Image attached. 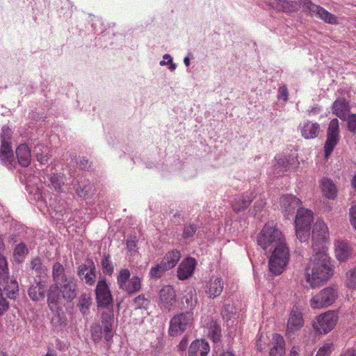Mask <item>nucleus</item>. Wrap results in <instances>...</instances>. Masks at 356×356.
Segmentation results:
<instances>
[{"label":"nucleus","mask_w":356,"mask_h":356,"mask_svg":"<svg viewBox=\"0 0 356 356\" xmlns=\"http://www.w3.org/2000/svg\"><path fill=\"white\" fill-rule=\"evenodd\" d=\"M305 268V278L312 289L321 286L333 275L330 258L326 250L314 251Z\"/></svg>","instance_id":"f257e3e1"},{"label":"nucleus","mask_w":356,"mask_h":356,"mask_svg":"<svg viewBox=\"0 0 356 356\" xmlns=\"http://www.w3.org/2000/svg\"><path fill=\"white\" fill-rule=\"evenodd\" d=\"M284 242L286 238L284 234L273 222L265 224L257 236L258 245L265 251Z\"/></svg>","instance_id":"f03ea898"},{"label":"nucleus","mask_w":356,"mask_h":356,"mask_svg":"<svg viewBox=\"0 0 356 356\" xmlns=\"http://www.w3.org/2000/svg\"><path fill=\"white\" fill-rule=\"evenodd\" d=\"M270 255L268 260V267L270 271L275 275H280L287 266L290 252L286 242L280 244L268 250Z\"/></svg>","instance_id":"7ed1b4c3"},{"label":"nucleus","mask_w":356,"mask_h":356,"mask_svg":"<svg viewBox=\"0 0 356 356\" xmlns=\"http://www.w3.org/2000/svg\"><path fill=\"white\" fill-rule=\"evenodd\" d=\"M194 321L193 312H181L175 315L170 321L168 334L171 337L181 335L188 329H190Z\"/></svg>","instance_id":"20e7f679"},{"label":"nucleus","mask_w":356,"mask_h":356,"mask_svg":"<svg viewBox=\"0 0 356 356\" xmlns=\"http://www.w3.org/2000/svg\"><path fill=\"white\" fill-rule=\"evenodd\" d=\"M131 273L127 268L120 269L117 276V284L119 289L131 295L139 292L141 289V279L138 276L130 278Z\"/></svg>","instance_id":"39448f33"},{"label":"nucleus","mask_w":356,"mask_h":356,"mask_svg":"<svg viewBox=\"0 0 356 356\" xmlns=\"http://www.w3.org/2000/svg\"><path fill=\"white\" fill-rule=\"evenodd\" d=\"M330 234L327 225L321 220L314 223L312 229V241L314 251L326 250L329 242Z\"/></svg>","instance_id":"423d86ee"},{"label":"nucleus","mask_w":356,"mask_h":356,"mask_svg":"<svg viewBox=\"0 0 356 356\" xmlns=\"http://www.w3.org/2000/svg\"><path fill=\"white\" fill-rule=\"evenodd\" d=\"M338 297L337 289L328 286L314 296L310 300V306L312 309H321L332 305Z\"/></svg>","instance_id":"0eeeda50"},{"label":"nucleus","mask_w":356,"mask_h":356,"mask_svg":"<svg viewBox=\"0 0 356 356\" xmlns=\"http://www.w3.org/2000/svg\"><path fill=\"white\" fill-rule=\"evenodd\" d=\"M337 321L338 314L334 311H328L316 317L313 327L318 334H327L335 327Z\"/></svg>","instance_id":"6e6552de"},{"label":"nucleus","mask_w":356,"mask_h":356,"mask_svg":"<svg viewBox=\"0 0 356 356\" xmlns=\"http://www.w3.org/2000/svg\"><path fill=\"white\" fill-rule=\"evenodd\" d=\"M339 122L337 118L332 119L327 127V138L324 145L325 157L327 158L339 142Z\"/></svg>","instance_id":"1a4fd4ad"},{"label":"nucleus","mask_w":356,"mask_h":356,"mask_svg":"<svg viewBox=\"0 0 356 356\" xmlns=\"http://www.w3.org/2000/svg\"><path fill=\"white\" fill-rule=\"evenodd\" d=\"M300 3L302 8L308 10L312 15L316 16L327 24H337V17L323 7L312 3L310 0H300Z\"/></svg>","instance_id":"9d476101"},{"label":"nucleus","mask_w":356,"mask_h":356,"mask_svg":"<svg viewBox=\"0 0 356 356\" xmlns=\"http://www.w3.org/2000/svg\"><path fill=\"white\" fill-rule=\"evenodd\" d=\"M95 296L99 307H113V296L105 279L98 281L95 289Z\"/></svg>","instance_id":"9b49d317"},{"label":"nucleus","mask_w":356,"mask_h":356,"mask_svg":"<svg viewBox=\"0 0 356 356\" xmlns=\"http://www.w3.org/2000/svg\"><path fill=\"white\" fill-rule=\"evenodd\" d=\"M302 313L298 307H293L290 312L286 327V334L291 336L299 331L304 325Z\"/></svg>","instance_id":"f8f14e48"},{"label":"nucleus","mask_w":356,"mask_h":356,"mask_svg":"<svg viewBox=\"0 0 356 356\" xmlns=\"http://www.w3.org/2000/svg\"><path fill=\"white\" fill-rule=\"evenodd\" d=\"M159 299L161 307L170 312L177 301V296L174 288L170 285L163 286L159 291Z\"/></svg>","instance_id":"ddd939ff"},{"label":"nucleus","mask_w":356,"mask_h":356,"mask_svg":"<svg viewBox=\"0 0 356 356\" xmlns=\"http://www.w3.org/2000/svg\"><path fill=\"white\" fill-rule=\"evenodd\" d=\"M301 204V200L292 194L284 195L280 197L281 209L286 216L293 213Z\"/></svg>","instance_id":"4468645a"},{"label":"nucleus","mask_w":356,"mask_h":356,"mask_svg":"<svg viewBox=\"0 0 356 356\" xmlns=\"http://www.w3.org/2000/svg\"><path fill=\"white\" fill-rule=\"evenodd\" d=\"M89 265L83 264L78 268V275L82 281L89 286H92L96 281V271L94 262L90 260Z\"/></svg>","instance_id":"2eb2a0df"},{"label":"nucleus","mask_w":356,"mask_h":356,"mask_svg":"<svg viewBox=\"0 0 356 356\" xmlns=\"http://www.w3.org/2000/svg\"><path fill=\"white\" fill-rule=\"evenodd\" d=\"M204 292L209 298L218 297L224 289V283L221 277L212 276L206 283Z\"/></svg>","instance_id":"dca6fc26"},{"label":"nucleus","mask_w":356,"mask_h":356,"mask_svg":"<svg viewBox=\"0 0 356 356\" xmlns=\"http://www.w3.org/2000/svg\"><path fill=\"white\" fill-rule=\"evenodd\" d=\"M58 288L66 300L71 301L76 296L77 286L72 276H70L61 283H58Z\"/></svg>","instance_id":"f3484780"},{"label":"nucleus","mask_w":356,"mask_h":356,"mask_svg":"<svg viewBox=\"0 0 356 356\" xmlns=\"http://www.w3.org/2000/svg\"><path fill=\"white\" fill-rule=\"evenodd\" d=\"M1 293H4L9 298L15 300L19 296L18 282L14 277H7L0 280Z\"/></svg>","instance_id":"a211bd4d"},{"label":"nucleus","mask_w":356,"mask_h":356,"mask_svg":"<svg viewBox=\"0 0 356 356\" xmlns=\"http://www.w3.org/2000/svg\"><path fill=\"white\" fill-rule=\"evenodd\" d=\"M332 111L343 121L350 114V106L349 102L343 97L337 98L332 105Z\"/></svg>","instance_id":"6ab92c4d"},{"label":"nucleus","mask_w":356,"mask_h":356,"mask_svg":"<svg viewBox=\"0 0 356 356\" xmlns=\"http://www.w3.org/2000/svg\"><path fill=\"white\" fill-rule=\"evenodd\" d=\"M114 320L113 310L111 309L109 311L104 312L102 314L101 321L102 323V328L104 329V339L107 341H110L113 337V325Z\"/></svg>","instance_id":"aec40b11"},{"label":"nucleus","mask_w":356,"mask_h":356,"mask_svg":"<svg viewBox=\"0 0 356 356\" xmlns=\"http://www.w3.org/2000/svg\"><path fill=\"white\" fill-rule=\"evenodd\" d=\"M196 261L194 258L188 257L184 260L177 268V277L180 280H184L190 277L195 270Z\"/></svg>","instance_id":"412c9836"},{"label":"nucleus","mask_w":356,"mask_h":356,"mask_svg":"<svg viewBox=\"0 0 356 356\" xmlns=\"http://www.w3.org/2000/svg\"><path fill=\"white\" fill-rule=\"evenodd\" d=\"M254 197L252 193H244L237 195L231 202L232 209L236 213L245 210Z\"/></svg>","instance_id":"4be33fe9"},{"label":"nucleus","mask_w":356,"mask_h":356,"mask_svg":"<svg viewBox=\"0 0 356 356\" xmlns=\"http://www.w3.org/2000/svg\"><path fill=\"white\" fill-rule=\"evenodd\" d=\"M334 247L336 258L340 262H345L351 257L353 250L347 241L338 240L334 243Z\"/></svg>","instance_id":"5701e85b"},{"label":"nucleus","mask_w":356,"mask_h":356,"mask_svg":"<svg viewBox=\"0 0 356 356\" xmlns=\"http://www.w3.org/2000/svg\"><path fill=\"white\" fill-rule=\"evenodd\" d=\"M60 292L57 286H51L47 293V304L52 312H58L61 309L60 305Z\"/></svg>","instance_id":"b1692460"},{"label":"nucleus","mask_w":356,"mask_h":356,"mask_svg":"<svg viewBox=\"0 0 356 356\" xmlns=\"http://www.w3.org/2000/svg\"><path fill=\"white\" fill-rule=\"evenodd\" d=\"M210 350L209 345L205 340L197 339L189 347V356H207Z\"/></svg>","instance_id":"393cba45"},{"label":"nucleus","mask_w":356,"mask_h":356,"mask_svg":"<svg viewBox=\"0 0 356 356\" xmlns=\"http://www.w3.org/2000/svg\"><path fill=\"white\" fill-rule=\"evenodd\" d=\"M313 220V212L307 209H298L296 216V226L310 228L311 222Z\"/></svg>","instance_id":"a878e982"},{"label":"nucleus","mask_w":356,"mask_h":356,"mask_svg":"<svg viewBox=\"0 0 356 356\" xmlns=\"http://www.w3.org/2000/svg\"><path fill=\"white\" fill-rule=\"evenodd\" d=\"M320 124L317 122L307 121L300 124L301 134L305 139H313L318 136Z\"/></svg>","instance_id":"bb28decb"},{"label":"nucleus","mask_w":356,"mask_h":356,"mask_svg":"<svg viewBox=\"0 0 356 356\" xmlns=\"http://www.w3.org/2000/svg\"><path fill=\"white\" fill-rule=\"evenodd\" d=\"M29 298L33 301L43 300L45 297V287L42 282H35L32 284L28 291Z\"/></svg>","instance_id":"cd10ccee"},{"label":"nucleus","mask_w":356,"mask_h":356,"mask_svg":"<svg viewBox=\"0 0 356 356\" xmlns=\"http://www.w3.org/2000/svg\"><path fill=\"white\" fill-rule=\"evenodd\" d=\"M16 155L19 163L22 167H27L31 163V150L26 144H21L16 149Z\"/></svg>","instance_id":"c85d7f7f"},{"label":"nucleus","mask_w":356,"mask_h":356,"mask_svg":"<svg viewBox=\"0 0 356 356\" xmlns=\"http://www.w3.org/2000/svg\"><path fill=\"white\" fill-rule=\"evenodd\" d=\"M0 159L4 164L14 166L15 161L10 143H1L0 147Z\"/></svg>","instance_id":"c756f323"},{"label":"nucleus","mask_w":356,"mask_h":356,"mask_svg":"<svg viewBox=\"0 0 356 356\" xmlns=\"http://www.w3.org/2000/svg\"><path fill=\"white\" fill-rule=\"evenodd\" d=\"M274 3L276 9L285 13L295 12L298 10L300 6L302 5L300 0L299 2L289 0H275Z\"/></svg>","instance_id":"7c9ffc66"},{"label":"nucleus","mask_w":356,"mask_h":356,"mask_svg":"<svg viewBox=\"0 0 356 356\" xmlns=\"http://www.w3.org/2000/svg\"><path fill=\"white\" fill-rule=\"evenodd\" d=\"M320 185L322 192L326 197L334 200L337 197V187L331 179L323 177L320 181Z\"/></svg>","instance_id":"2f4dec72"},{"label":"nucleus","mask_w":356,"mask_h":356,"mask_svg":"<svg viewBox=\"0 0 356 356\" xmlns=\"http://www.w3.org/2000/svg\"><path fill=\"white\" fill-rule=\"evenodd\" d=\"M181 257V254L179 250H172L168 252L161 261L163 266L169 270L174 268Z\"/></svg>","instance_id":"473e14b6"},{"label":"nucleus","mask_w":356,"mask_h":356,"mask_svg":"<svg viewBox=\"0 0 356 356\" xmlns=\"http://www.w3.org/2000/svg\"><path fill=\"white\" fill-rule=\"evenodd\" d=\"M274 343L270 350V356H282L284 354L285 341L284 338L278 334L273 337Z\"/></svg>","instance_id":"72a5a7b5"},{"label":"nucleus","mask_w":356,"mask_h":356,"mask_svg":"<svg viewBox=\"0 0 356 356\" xmlns=\"http://www.w3.org/2000/svg\"><path fill=\"white\" fill-rule=\"evenodd\" d=\"M52 275L53 280L55 283L54 286H57L58 283H61V282L70 276L65 274L63 266L59 262H56L54 264L52 268Z\"/></svg>","instance_id":"f704fd0d"},{"label":"nucleus","mask_w":356,"mask_h":356,"mask_svg":"<svg viewBox=\"0 0 356 356\" xmlns=\"http://www.w3.org/2000/svg\"><path fill=\"white\" fill-rule=\"evenodd\" d=\"M197 303L196 293L194 289H191L186 292L183 297V305L184 307L188 309V312H193Z\"/></svg>","instance_id":"c9c22d12"},{"label":"nucleus","mask_w":356,"mask_h":356,"mask_svg":"<svg viewBox=\"0 0 356 356\" xmlns=\"http://www.w3.org/2000/svg\"><path fill=\"white\" fill-rule=\"evenodd\" d=\"M207 328L208 329V335L213 341H219L221 337V329L217 322L211 320L207 323Z\"/></svg>","instance_id":"e433bc0d"},{"label":"nucleus","mask_w":356,"mask_h":356,"mask_svg":"<svg viewBox=\"0 0 356 356\" xmlns=\"http://www.w3.org/2000/svg\"><path fill=\"white\" fill-rule=\"evenodd\" d=\"M54 316L51 319V323L55 327H58L62 330L65 328L67 325V318L65 312L61 309H58V312H53Z\"/></svg>","instance_id":"4c0bfd02"},{"label":"nucleus","mask_w":356,"mask_h":356,"mask_svg":"<svg viewBox=\"0 0 356 356\" xmlns=\"http://www.w3.org/2000/svg\"><path fill=\"white\" fill-rule=\"evenodd\" d=\"M92 302V300L89 293L81 294L77 306L83 315H86L88 313Z\"/></svg>","instance_id":"58836bf2"},{"label":"nucleus","mask_w":356,"mask_h":356,"mask_svg":"<svg viewBox=\"0 0 356 356\" xmlns=\"http://www.w3.org/2000/svg\"><path fill=\"white\" fill-rule=\"evenodd\" d=\"M101 266L104 275H111L114 272V266L108 253H103L101 259Z\"/></svg>","instance_id":"ea45409f"},{"label":"nucleus","mask_w":356,"mask_h":356,"mask_svg":"<svg viewBox=\"0 0 356 356\" xmlns=\"http://www.w3.org/2000/svg\"><path fill=\"white\" fill-rule=\"evenodd\" d=\"M28 252V248L24 243H20L17 244L13 251V257L15 261L17 263H22Z\"/></svg>","instance_id":"a19ab883"},{"label":"nucleus","mask_w":356,"mask_h":356,"mask_svg":"<svg viewBox=\"0 0 356 356\" xmlns=\"http://www.w3.org/2000/svg\"><path fill=\"white\" fill-rule=\"evenodd\" d=\"M30 268L34 270L37 276L46 275L47 269L43 266L41 259L39 257H35L30 261Z\"/></svg>","instance_id":"79ce46f5"},{"label":"nucleus","mask_w":356,"mask_h":356,"mask_svg":"<svg viewBox=\"0 0 356 356\" xmlns=\"http://www.w3.org/2000/svg\"><path fill=\"white\" fill-rule=\"evenodd\" d=\"M95 186L92 184H88L83 186H79L76 189V193L79 196L88 198L95 193Z\"/></svg>","instance_id":"37998d69"},{"label":"nucleus","mask_w":356,"mask_h":356,"mask_svg":"<svg viewBox=\"0 0 356 356\" xmlns=\"http://www.w3.org/2000/svg\"><path fill=\"white\" fill-rule=\"evenodd\" d=\"M64 175L61 174H54L49 179L53 188L58 192L62 191L63 186H64Z\"/></svg>","instance_id":"c03bdc74"},{"label":"nucleus","mask_w":356,"mask_h":356,"mask_svg":"<svg viewBox=\"0 0 356 356\" xmlns=\"http://www.w3.org/2000/svg\"><path fill=\"white\" fill-rule=\"evenodd\" d=\"M168 270L163 266V263L161 261L156 265L152 266L149 270V275L151 277L154 279H159L162 277L165 272Z\"/></svg>","instance_id":"a18cd8bd"},{"label":"nucleus","mask_w":356,"mask_h":356,"mask_svg":"<svg viewBox=\"0 0 356 356\" xmlns=\"http://www.w3.org/2000/svg\"><path fill=\"white\" fill-rule=\"evenodd\" d=\"M346 285L350 289H356V268L347 272Z\"/></svg>","instance_id":"49530a36"},{"label":"nucleus","mask_w":356,"mask_h":356,"mask_svg":"<svg viewBox=\"0 0 356 356\" xmlns=\"http://www.w3.org/2000/svg\"><path fill=\"white\" fill-rule=\"evenodd\" d=\"M104 329L99 324H94L91 327V335L95 343L99 342L102 338Z\"/></svg>","instance_id":"de8ad7c7"},{"label":"nucleus","mask_w":356,"mask_h":356,"mask_svg":"<svg viewBox=\"0 0 356 356\" xmlns=\"http://www.w3.org/2000/svg\"><path fill=\"white\" fill-rule=\"evenodd\" d=\"M309 230L310 228L296 226V236L300 242H305L308 240Z\"/></svg>","instance_id":"09e8293b"},{"label":"nucleus","mask_w":356,"mask_h":356,"mask_svg":"<svg viewBox=\"0 0 356 356\" xmlns=\"http://www.w3.org/2000/svg\"><path fill=\"white\" fill-rule=\"evenodd\" d=\"M8 276V263L6 257L0 253V280Z\"/></svg>","instance_id":"8fccbe9b"},{"label":"nucleus","mask_w":356,"mask_h":356,"mask_svg":"<svg viewBox=\"0 0 356 356\" xmlns=\"http://www.w3.org/2000/svg\"><path fill=\"white\" fill-rule=\"evenodd\" d=\"M149 305V300L144 295H139L134 298L133 305L136 309L146 308Z\"/></svg>","instance_id":"3c124183"},{"label":"nucleus","mask_w":356,"mask_h":356,"mask_svg":"<svg viewBox=\"0 0 356 356\" xmlns=\"http://www.w3.org/2000/svg\"><path fill=\"white\" fill-rule=\"evenodd\" d=\"M334 350L332 343H325L323 346L320 347L316 356H330Z\"/></svg>","instance_id":"603ef678"},{"label":"nucleus","mask_w":356,"mask_h":356,"mask_svg":"<svg viewBox=\"0 0 356 356\" xmlns=\"http://www.w3.org/2000/svg\"><path fill=\"white\" fill-rule=\"evenodd\" d=\"M345 121L347 122L348 130L350 133L356 134V114L350 113Z\"/></svg>","instance_id":"864d4df0"},{"label":"nucleus","mask_w":356,"mask_h":356,"mask_svg":"<svg viewBox=\"0 0 356 356\" xmlns=\"http://www.w3.org/2000/svg\"><path fill=\"white\" fill-rule=\"evenodd\" d=\"M197 231V225L194 223H190L184 227L183 230V238L188 239L194 236Z\"/></svg>","instance_id":"5fc2aeb1"},{"label":"nucleus","mask_w":356,"mask_h":356,"mask_svg":"<svg viewBox=\"0 0 356 356\" xmlns=\"http://www.w3.org/2000/svg\"><path fill=\"white\" fill-rule=\"evenodd\" d=\"M12 131L11 129L8 127H3L2 131L1 134V143H10V140L11 139Z\"/></svg>","instance_id":"6e6d98bb"},{"label":"nucleus","mask_w":356,"mask_h":356,"mask_svg":"<svg viewBox=\"0 0 356 356\" xmlns=\"http://www.w3.org/2000/svg\"><path fill=\"white\" fill-rule=\"evenodd\" d=\"M78 167L81 170H89L90 165L89 161L86 157H81L76 162Z\"/></svg>","instance_id":"4d7b16f0"},{"label":"nucleus","mask_w":356,"mask_h":356,"mask_svg":"<svg viewBox=\"0 0 356 356\" xmlns=\"http://www.w3.org/2000/svg\"><path fill=\"white\" fill-rule=\"evenodd\" d=\"M36 158L38 161H39L41 164L47 163L49 160V156L47 153L43 152H36Z\"/></svg>","instance_id":"13d9d810"},{"label":"nucleus","mask_w":356,"mask_h":356,"mask_svg":"<svg viewBox=\"0 0 356 356\" xmlns=\"http://www.w3.org/2000/svg\"><path fill=\"white\" fill-rule=\"evenodd\" d=\"M163 60L160 62L161 65H164L165 64H170V69L171 70H174L175 69V65L172 63V57L169 54H165L163 56Z\"/></svg>","instance_id":"bf43d9fd"},{"label":"nucleus","mask_w":356,"mask_h":356,"mask_svg":"<svg viewBox=\"0 0 356 356\" xmlns=\"http://www.w3.org/2000/svg\"><path fill=\"white\" fill-rule=\"evenodd\" d=\"M350 221L353 227L356 229V204L350 209Z\"/></svg>","instance_id":"052dcab7"},{"label":"nucleus","mask_w":356,"mask_h":356,"mask_svg":"<svg viewBox=\"0 0 356 356\" xmlns=\"http://www.w3.org/2000/svg\"><path fill=\"white\" fill-rule=\"evenodd\" d=\"M288 90L286 86H283L279 88V95L278 97L280 99H282L284 102L287 101L288 99Z\"/></svg>","instance_id":"680f3d73"},{"label":"nucleus","mask_w":356,"mask_h":356,"mask_svg":"<svg viewBox=\"0 0 356 356\" xmlns=\"http://www.w3.org/2000/svg\"><path fill=\"white\" fill-rule=\"evenodd\" d=\"M265 205V202L263 200H257L254 204L253 209L255 212H259L262 210Z\"/></svg>","instance_id":"e2e57ef3"},{"label":"nucleus","mask_w":356,"mask_h":356,"mask_svg":"<svg viewBox=\"0 0 356 356\" xmlns=\"http://www.w3.org/2000/svg\"><path fill=\"white\" fill-rule=\"evenodd\" d=\"M188 344V340L186 337H184L181 341L179 342V344L178 346V349L180 351H184L186 350L187 346Z\"/></svg>","instance_id":"0e129e2a"},{"label":"nucleus","mask_w":356,"mask_h":356,"mask_svg":"<svg viewBox=\"0 0 356 356\" xmlns=\"http://www.w3.org/2000/svg\"><path fill=\"white\" fill-rule=\"evenodd\" d=\"M339 356H356V348H349L343 350Z\"/></svg>","instance_id":"69168bd1"},{"label":"nucleus","mask_w":356,"mask_h":356,"mask_svg":"<svg viewBox=\"0 0 356 356\" xmlns=\"http://www.w3.org/2000/svg\"><path fill=\"white\" fill-rule=\"evenodd\" d=\"M127 247L130 252L134 250L135 248H136V241L133 239H127Z\"/></svg>","instance_id":"338daca9"},{"label":"nucleus","mask_w":356,"mask_h":356,"mask_svg":"<svg viewBox=\"0 0 356 356\" xmlns=\"http://www.w3.org/2000/svg\"><path fill=\"white\" fill-rule=\"evenodd\" d=\"M351 184L354 189L356 191V175L353 177Z\"/></svg>","instance_id":"774afa93"}]
</instances>
